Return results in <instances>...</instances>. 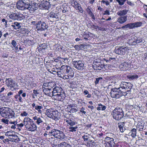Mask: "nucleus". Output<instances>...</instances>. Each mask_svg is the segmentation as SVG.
<instances>
[{
  "mask_svg": "<svg viewBox=\"0 0 147 147\" xmlns=\"http://www.w3.org/2000/svg\"><path fill=\"white\" fill-rule=\"evenodd\" d=\"M129 93L127 92V90H122L119 88H114L111 89L110 93L112 98H118L122 96H125Z\"/></svg>",
  "mask_w": 147,
  "mask_h": 147,
  "instance_id": "obj_3",
  "label": "nucleus"
},
{
  "mask_svg": "<svg viewBox=\"0 0 147 147\" xmlns=\"http://www.w3.org/2000/svg\"><path fill=\"white\" fill-rule=\"evenodd\" d=\"M128 10H123L117 12V14L119 16H123L125 15L128 12Z\"/></svg>",
  "mask_w": 147,
  "mask_h": 147,
  "instance_id": "obj_27",
  "label": "nucleus"
},
{
  "mask_svg": "<svg viewBox=\"0 0 147 147\" xmlns=\"http://www.w3.org/2000/svg\"><path fill=\"white\" fill-rule=\"evenodd\" d=\"M9 109L7 107L4 108V109H1L0 110V114L3 117L6 118L7 117Z\"/></svg>",
  "mask_w": 147,
  "mask_h": 147,
  "instance_id": "obj_16",
  "label": "nucleus"
},
{
  "mask_svg": "<svg viewBox=\"0 0 147 147\" xmlns=\"http://www.w3.org/2000/svg\"><path fill=\"white\" fill-rule=\"evenodd\" d=\"M61 72V71H60L59 72V73H58V76L60 77H61V78H63V74H60V73Z\"/></svg>",
  "mask_w": 147,
  "mask_h": 147,
  "instance_id": "obj_61",
  "label": "nucleus"
},
{
  "mask_svg": "<svg viewBox=\"0 0 147 147\" xmlns=\"http://www.w3.org/2000/svg\"><path fill=\"white\" fill-rule=\"evenodd\" d=\"M43 108V107L42 105L38 106L36 105L35 107V109L37 111L38 113H41L42 111L41 110V109Z\"/></svg>",
  "mask_w": 147,
  "mask_h": 147,
  "instance_id": "obj_32",
  "label": "nucleus"
},
{
  "mask_svg": "<svg viewBox=\"0 0 147 147\" xmlns=\"http://www.w3.org/2000/svg\"><path fill=\"white\" fill-rule=\"evenodd\" d=\"M78 128V127L77 126H76L75 127L71 126L69 127V131L70 132L76 131Z\"/></svg>",
  "mask_w": 147,
  "mask_h": 147,
  "instance_id": "obj_33",
  "label": "nucleus"
},
{
  "mask_svg": "<svg viewBox=\"0 0 147 147\" xmlns=\"http://www.w3.org/2000/svg\"><path fill=\"white\" fill-rule=\"evenodd\" d=\"M76 64H84L83 63H82V62L80 61H76Z\"/></svg>",
  "mask_w": 147,
  "mask_h": 147,
  "instance_id": "obj_59",
  "label": "nucleus"
},
{
  "mask_svg": "<svg viewBox=\"0 0 147 147\" xmlns=\"http://www.w3.org/2000/svg\"><path fill=\"white\" fill-rule=\"evenodd\" d=\"M23 90H19V91L18 92V94L21 96V94H22L23 93Z\"/></svg>",
  "mask_w": 147,
  "mask_h": 147,
  "instance_id": "obj_62",
  "label": "nucleus"
},
{
  "mask_svg": "<svg viewBox=\"0 0 147 147\" xmlns=\"http://www.w3.org/2000/svg\"><path fill=\"white\" fill-rule=\"evenodd\" d=\"M91 27L92 28L94 29H96L98 27V26L95 25H92L91 26Z\"/></svg>",
  "mask_w": 147,
  "mask_h": 147,
  "instance_id": "obj_63",
  "label": "nucleus"
},
{
  "mask_svg": "<svg viewBox=\"0 0 147 147\" xmlns=\"http://www.w3.org/2000/svg\"><path fill=\"white\" fill-rule=\"evenodd\" d=\"M74 67L78 70H82L83 68L84 65H74Z\"/></svg>",
  "mask_w": 147,
  "mask_h": 147,
  "instance_id": "obj_39",
  "label": "nucleus"
},
{
  "mask_svg": "<svg viewBox=\"0 0 147 147\" xmlns=\"http://www.w3.org/2000/svg\"><path fill=\"white\" fill-rule=\"evenodd\" d=\"M113 59V60H115V58H109V59H105L104 60L106 61L107 63H109L110 62L111 60Z\"/></svg>",
  "mask_w": 147,
  "mask_h": 147,
  "instance_id": "obj_49",
  "label": "nucleus"
},
{
  "mask_svg": "<svg viewBox=\"0 0 147 147\" xmlns=\"http://www.w3.org/2000/svg\"><path fill=\"white\" fill-rule=\"evenodd\" d=\"M67 108L69 112L71 113H75L78 111L77 106L74 104L68 105Z\"/></svg>",
  "mask_w": 147,
  "mask_h": 147,
  "instance_id": "obj_15",
  "label": "nucleus"
},
{
  "mask_svg": "<svg viewBox=\"0 0 147 147\" xmlns=\"http://www.w3.org/2000/svg\"><path fill=\"white\" fill-rule=\"evenodd\" d=\"M17 13H13L9 16L10 18L14 20H16Z\"/></svg>",
  "mask_w": 147,
  "mask_h": 147,
  "instance_id": "obj_35",
  "label": "nucleus"
},
{
  "mask_svg": "<svg viewBox=\"0 0 147 147\" xmlns=\"http://www.w3.org/2000/svg\"><path fill=\"white\" fill-rule=\"evenodd\" d=\"M36 28L38 30H43L47 28V26L43 22L39 21L36 24Z\"/></svg>",
  "mask_w": 147,
  "mask_h": 147,
  "instance_id": "obj_13",
  "label": "nucleus"
},
{
  "mask_svg": "<svg viewBox=\"0 0 147 147\" xmlns=\"http://www.w3.org/2000/svg\"><path fill=\"white\" fill-rule=\"evenodd\" d=\"M133 24L134 28L140 27L142 24V22H135L133 23Z\"/></svg>",
  "mask_w": 147,
  "mask_h": 147,
  "instance_id": "obj_36",
  "label": "nucleus"
},
{
  "mask_svg": "<svg viewBox=\"0 0 147 147\" xmlns=\"http://www.w3.org/2000/svg\"><path fill=\"white\" fill-rule=\"evenodd\" d=\"M127 16H121L118 18L117 21L119 23L122 24L125 22L127 20Z\"/></svg>",
  "mask_w": 147,
  "mask_h": 147,
  "instance_id": "obj_21",
  "label": "nucleus"
},
{
  "mask_svg": "<svg viewBox=\"0 0 147 147\" xmlns=\"http://www.w3.org/2000/svg\"><path fill=\"white\" fill-rule=\"evenodd\" d=\"M16 20H21L24 18L25 17L21 13H17Z\"/></svg>",
  "mask_w": 147,
  "mask_h": 147,
  "instance_id": "obj_26",
  "label": "nucleus"
},
{
  "mask_svg": "<svg viewBox=\"0 0 147 147\" xmlns=\"http://www.w3.org/2000/svg\"><path fill=\"white\" fill-rule=\"evenodd\" d=\"M137 129L140 131H142L143 130L144 128V125L140 122L138 123L136 126Z\"/></svg>",
  "mask_w": 147,
  "mask_h": 147,
  "instance_id": "obj_25",
  "label": "nucleus"
},
{
  "mask_svg": "<svg viewBox=\"0 0 147 147\" xmlns=\"http://www.w3.org/2000/svg\"><path fill=\"white\" fill-rule=\"evenodd\" d=\"M129 135L133 138H136L138 136V133L137 132V129L135 128L132 129L129 133Z\"/></svg>",
  "mask_w": 147,
  "mask_h": 147,
  "instance_id": "obj_19",
  "label": "nucleus"
},
{
  "mask_svg": "<svg viewBox=\"0 0 147 147\" xmlns=\"http://www.w3.org/2000/svg\"><path fill=\"white\" fill-rule=\"evenodd\" d=\"M113 117L114 119L119 120L123 116V113L122 109L119 107L115 108L113 111Z\"/></svg>",
  "mask_w": 147,
  "mask_h": 147,
  "instance_id": "obj_6",
  "label": "nucleus"
},
{
  "mask_svg": "<svg viewBox=\"0 0 147 147\" xmlns=\"http://www.w3.org/2000/svg\"><path fill=\"white\" fill-rule=\"evenodd\" d=\"M42 118V117H39L36 116L33 117V119L35 121L38 125H40L43 122Z\"/></svg>",
  "mask_w": 147,
  "mask_h": 147,
  "instance_id": "obj_17",
  "label": "nucleus"
},
{
  "mask_svg": "<svg viewBox=\"0 0 147 147\" xmlns=\"http://www.w3.org/2000/svg\"><path fill=\"white\" fill-rule=\"evenodd\" d=\"M82 138L84 139L85 141H87L88 140V137L87 136L84 135L82 136Z\"/></svg>",
  "mask_w": 147,
  "mask_h": 147,
  "instance_id": "obj_57",
  "label": "nucleus"
},
{
  "mask_svg": "<svg viewBox=\"0 0 147 147\" xmlns=\"http://www.w3.org/2000/svg\"><path fill=\"white\" fill-rule=\"evenodd\" d=\"M98 105L99 107H97V109L98 111L100 110L104 111L106 108V107L105 106L102 105L101 104H98Z\"/></svg>",
  "mask_w": 147,
  "mask_h": 147,
  "instance_id": "obj_29",
  "label": "nucleus"
},
{
  "mask_svg": "<svg viewBox=\"0 0 147 147\" xmlns=\"http://www.w3.org/2000/svg\"><path fill=\"white\" fill-rule=\"evenodd\" d=\"M37 8L36 5L34 4L30 5L28 3V6H27V9L28 10L30 13L33 12L34 11L36 10Z\"/></svg>",
  "mask_w": 147,
  "mask_h": 147,
  "instance_id": "obj_18",
  "label": "nucleus"
},
{
  "mask_svg": "<svg viewBox=\"0 0 147 147\" xmlns=\"http://www.w3.org/2000/svg\"><path fill=\"white\" fill-rule=\"evenodd\" d=\"M102 79V78L100 77L98 78H96V80L95 82V85H96L98 83L99 81Z\"/></svg>",
  "mask_w": 147,
  "mask_h": 147,
  "instance_id": "obj_45",
  "label": "nucleus"
},
{
  "mask_svg": "<svg viewBox=\"0 0 147 147\" xmlns=\"http://www.w3.org/2000/svg\"><path fill=\"white\" fill-rule=\"evenodd\" d=\"M23 123H24L25 127L27 130L34 131L36 130L37 128L36 124L29 117H25L24 119Z\"/></svg>",
  "mask_w": 147,
  "mask_h": 147,
  "instance_id": "obj_2",
  "label": "nucleus"
},
{
  "mask_svg": "<svg viewBox=\"0 0 147 147\" xmlns=\"http://www.w3.org/2000/svg\"><path fill=\"white\" fill-rule=\"evenodd\" d=\"M68 146H69V145L65 142H62L58 145V147H67Z\"/></svg>",
  "mask_w": 147,
  "mask_h": 147,
  "instance_id": "obj_31",
  "label": "nucleus"
},
{
  "mask_svg": "<svg viewBox=\"0 0 147 147\" xmlns=\"http://www.w3.org/2000/svg\"><path fill=\"white\" fill-rule=\"evenodd\" d=\"M78 104H79V105H82V103L83 102L82 100L81 99H79L78 100Z\"/></svg>",
  "mask_w": 147,
  "mask_h": 147,
  "instance_id": "obj_58",
  "label": "nucleus"
},
{
  "mask_svg": "<svg viewBox=\"0 0 147 147\" xmlns=\"http://www.w3.org/2000/svg\"><path fill=\"white\" fill-rule=\"evenodd\" d=\"M124 123L123 122L119 123L118 124V127H119L120 131L121 132H123L124 131L123 129V127L124 126Z\"/></svg>",
  "mask_w": 147,
  "mask_h": 147,
  "instance_id": "obj_37",
  "label": "nucleus"
},
{
  "mask_svg": "<svg viewBox=\"0 0 147 147\" xmlns=\"http://www.w3.org/2000/svg\"><path fill=\"white\" fill-rule=\"evenodd\" d=\"M49 17L50 18H55L56 19L58 18L57 15L53 12H51L48 15Z\"/></svg>",
  "mask_w": 147,
  "mask_h": 147,
  "instance_id": "obj_34",
  "label": "nucleus"
},
{
  "mask_svg": "<svg viewBox=\"0 0 147 147\" xmlns=\"http://www.w3.org/2000/svg\"><path fill=\"white\" fill-rule=\"evenodd\" d=\"M11 26L15 29H19L21 27V24L17 22H14V23H12Z\"/></svg>",
  "mask_w": 147,
  "mask_h": 147,
  "instance_id": "obj_22",
  "label": "nucleus"
},
{
  "mask_svg": "<svg viewBox=\"0 0 147 147\" xmlns=\"http://www.w3.org/2000/svg\"><path fill=\"white\" fill-rule=\"evenodd\" d=\"M58 59H59V60H60V61H63V60L64 61L67 60V61L68 60L66 58H65L64 59H62V58H61L60 57H58Z\"/></svg>",
  "mask_w": 147,
  "mask_h": 147,
  "instance_id": "obj_60",
  "label": "nucleus"
},
{
  "mask_svg": "<svg viewBox=\"0 0 147 147\" xmlns=\"http://www.w3.org/2000/svg\"><path fill=\"white\" fill-rule=\"evenodd\" d=\"M110 15V12L108 10H106L104 11V13H103V15Z\"/></svg>",
  "mask_w": 147,
  "mask_h": 147,
  "instance_id": "obj_56",
  "label": "nucleus"
},
{
  "mask_svg": "<svg viewBox=\"0 0 147 147\" xmlns=\"http://www.w3.org/2000/svg\"><path fill=\"white\" fill-rule=\"evenodd\" d=\"M74 76V74L73 73V74H72L71 75H70L69 76L68 75H63V78L64 79H69L70 78H71L72 77H73Z\"/></svg>",
  "mask_w": 147,
  "mask_h": 147,
  "instance_id": "obj_40",
  "label": "nucleus"
},
{
  "mask_svg": "<svg viewBox=\"0 0 147 147\" xmlns=\"http://www.w3.org/2000/svg\"><path fill=\"white\" fill-rule=\"evenodd\" d=\"M46 114L48 117L55 120H58L59 118L58 112L57 111H53L51 109H47Z\"/></svg>",
  "mask_w": 147,
  "mask_h": 147,
  "instance_id": "obj_7",
  "label": "nucleus"
},
{
  "mask_svg": "<svg viewBox=\"0 0 147 147\" xmlns=\"http://www.w3.org/2000/svg\"><path fill=\"white\" fill-rule=\"evenodd\" d=\"M27 6L28 3H25L22 0L18 1L16 5L18 9L22 11L27 10Z\"/></svg>",
  "mask_w": 147,
  "mask_h": 147,
  "instance_id": "obj_11",
  "label": "nucleus"
},
{
  "mask_svg": "<svg viewBox=\"0 0 147 147\" xmlns=\"http://www.w3.org/2000/svg\"><path fill=\"white\" fill-rule=\"evenodd\" d=\"M105 147H114L115 142L113 138L106 137L105 139Z\"/></svg>",
  "mask_w": 147,
  "mask_h": 147,
  "instance_id": "obj_12",
  "label": "nucleus"
},
{
  "mask_svg": "<svg viewBox=\"0 0 147 147\" xmlns=\"http://www.w3.org/2000/svg\"><path fill=\"white\" fill-rule=\"evenodd\" d=\"M128 28L129 29H132L134 28L133 23L128 24L121 27L122 29L127 28Z\"/></svg>",
  "mask_w": 147,
  "mask_h": 147,
  "instance_id": "obj_24",
  "label": "nucleus"
},
{
  "mask_svg": "<svg viewBox=\"0 0 147 147\" xmlns=\"http://www.w3.org/2000/svg\"><path fill=\"white\" fill-rule=\"evenodd\" d=\"M40 5L45 9H48L50 6V3L46 0H43L40 3Z\"/></svg>",
  "mask_w": 147,
  "mask_h": 147,
  "instance_id": "obj_20",
  "label": "nucleus"
},
{
  "mask_svg": "<svg viewBox=\"0 0 147 147\" xmlns=\"http://www.w3.org/2000/svg\"><path fill=\"white\" fill-rule=\"evenodd\" d=\"M69 115H66L65 116L64 120L66 122V120H71V119L68 116Z\"/></svg>",
  "mask_w": 147,
  "mask_h": 147,
  "instance_id": "obj_46",
  "label": "nucleus"
},
{
  "mask_svg": "<svg viewBox=\"0 0 147 147\" xmlns=\"http://www.w3.org/2000/svg\"><path fill=\"white\" fill-rule=\"evenodd\" d=\"M49 135L53 136L59 140H62L65 138L64 133L62 131L57 129H54L49 132Z\"/></svg>",
  "mask_w": 147,
  "mask_h": 147,
  "instance_id": "obj_5",
  "label": "nucleus"
},
{
  "mask_svg": "<svg viewBox=\"0 0 147 147\" xmlns=\"http://www.w3.org/2000/svg\"><path fill=\"white\" fill-rule=\"evenodd\" d=\"M95 65H93V67L94 68V69H95L96 70H101V66L100 67L99 66H96V67L94 68L95 67Z\"/></svg>",
  "mask_w": 147,
  "mask_h": 147,
  "instance_id": "obj_51",
  "label": "nucleus"
},
{
  "mask_svg": "<svg viewBox=\"0 0 147 147\" xmlns=\"http://www.w3.org/2000/svg\"><path fill=\"white\" fill-rule=\"evenodd\" d=\"M20 115L21 117H27L29 116V114L28 112L24 111L21 113Z\"/></svg>",
  "mask_w": 147,
  "mask_h": 147,
  "instance_id": "obj_38",
  "label": "nucleus"
},
{
  "mask_svg": "<svg viewBox=\"0 0 147 147\" xmlns=\"http://www.w3.org/2000/svg\"><path fill=\"white\" fill-rule=\"evenodd\" d=\"M13 94V93L11 92H9L7 94V97L8 98L11 97Z\"/></svg>",
  "mask_w": 147,
  "mask_h": 147,
  "instance_id": "obj_44",
  "label": "nucleus"
},
{
  "mask_svg": "<svg viewBox=\"0 0 147 147\" xmlns=\"http://www.w3.org/2000/svg\"><path fill=\"white\" fill-rule=\"evenodd\" d=\"M20 95H19L18 94H16L14 96V98H15L16 99V100H17L19 96Z\"/></svg>",
  "mask_w": 147,
  "mask_h": 147,
  "instance_id": "obj_64",
  "label": "nucleus"
},
{
  "mask_svg": "<svg viewBox=\"0 0 147 147\" xmlns=\"http://www.w3.org/2000/svg\"><path fill=\"white\" fill-rule=\"evenodd\" d=\"M11 131H8L5 133V135L8 136H13V135L10 134Z\"/></svg>",
  "mask_w": 147,
  "mask_h": 147,
  "instance_id": "obj_52",
  "label": "nucleus"
},
{
  "mask_svg": "<svg viewBox=\"0 0 147 147\" xmlns=\"http://www.w3.org/2000/svg\"><path fill=\"white\" fill-rule=\"evenodd\" d=\"M130 50V48L128 47H122L116 49L115 52L119 55H124L129 53V51Z\"/></svg>",
  "mask_w": 147,
  "mask_h": 147,
  "instance_id": "obj_9",
  "label": "nucleus"
},
{
  "mask_svg": "<svg viewBox=\"0 0 147 147\" xmlns=\"http://www.w3.org/2000/svg\"><path fill=\"white\" fill-rule=\"evenodd\" d=\"M116 1L119 3V5H122L124 4L126 0H116Z\"/></svg>",
  "mask_w": 147,
  "mask_h": 147,
  "instance_id": "obj_43",
  "label": "nucleus"
},
{
  "mask_svg": "<svg viewBox=\"0 0 147 147\" xmlns=\"http://www.w3.org/2000/svg\"><path fill=\"white\" fill-rule=\"evenodd\" d=\"M15 114L14 111L9 109L8 113L7 115V117L6 118H12L15 117Z\"/></svg>",
  "mask_w": 147,
  "mask_h": 147,
  "instance_id": "obj_23",
  "label": "nucleus"
},
{
  "mask_svg": "<svg viewBox=\"0 0 147 147\" xmlns=\"http://www.w3.org/2000/svg\"><path fill=\"white\" fill-rule=\"evenodd\" d=\"M54 83L52 82H49L48 83H45L43 86V91L45 95L51 97L53 98V90L51 88H53Z\"/></svg>",
  "mask_w": 147,
  "mask_h": 147,
  "instance_id": "obj_4",
  "label": "nucleus"
},
{
  "mask_svg": "<svg viewBox=\"0 0 147 147\" xmlns=\"http://www.w3.org/2000/svg\"><path fill=\"white\" fill-rule=\"evenodd\" d=\"M52 94L53 98L59 100H61L65 97L64 93L60 87L56 86L53 88Z\"/></svg>",
  "mask_w": 147,
  "mask_h": 147,
  "instance_id": "obj_1",
  "label": "nucleus"
},
{
  "mask_svg": "<svg viewBox=\"0 0 147 147\" xmlns=\"http://www.w3.org/2000/svg\"><path fill=\"white\" fill-rule=\"evenodd\" d=\"M86 11L89 15H92L93 14L89 7H88L86 9Z\"/></svg>",
  "mask_w": 147,
  "mask_h": 147,
  "instance_id": "obj_47",
  "label": "nucleus"
},
{
  "mask_svg": "<svg viewBox=\"0 0 147 147\" xmlns=\"http://www.w3.org/2000/svg\"><path fill=\"white\" fill-rule=\"evenodd\" d=\"M85 109V108L84 107H82L80 109V111L84 115H86V112L84 111Z\"/></svg>",
  "mask_w": 147,
  "mask_h": 147,
  "instance_id": "obj_48",
  "label": "nucleus"
},
{
  "mask_svg": "<svg viewBox=\"0 0 147 147\" xmlns=\"http://www.w3.org/2000/svg\"><path fill=\"white\" fill-rule=\"evenodd\" d=\"M66 65H63L62 66H61V67L60 68V69L62 71L63 70H66V71L67 72H68L69 71V69H70V67L69 66H65Z\"/></svg>",
  "mask_w": 147,
  "mask_h": 147,
  "instance_id": "obj_28",
  "label": "nucleus"
},
{
  "mask_svg": "<svg viewBox=\"0 0 147 147\" xmlns=\"http://www.w3.org/2000/svg\"><path fill=\"white\" fill-rule=\"evenodd\" d=\"M18 127H23L24 125V123H21L20 124H18L17 125Z\"/></svg>",
  "mask_w": 147,
  "mask_h": 147,
  "instance_id": "obj_54",
  "label": "nucleus"
},
{
  "mask_svg": "<svg viewBox=\"0 0 147 147\" xmlns=\"http://www.w3.org/2000/svg\"><path fill=\"white\" fill-rule=\"evenodd\" d=\"M120 89L122 90H127V92L130 93L132 85L131 83L122 82L120 85Z\"/></svg>",
  "mask_w": 147,
  "mask_h": 147,
  "instance_id": "obj_10",
  "label": "nucleus"
},
{
  "mask_svg": "<svg viewBox=\"0 0 147 147\" xmlns=\"http://www.w3.org/2000/svg\"><path fill=\"white\" fill-rule=\"evenodd\" d=\"M1 121L5 124H8L9 120L7 119H1Z\"/></svg>",
  "mask_w": 147,
  "mask_h": 147,
  "instance_id": "obj_53",
  "label": "nucleus"
},
{
  "mask_svg": "<svg viewBox=\"0 0 147 147\" xmlns=\"http://www.w3.org/2000/svg\"><path fill=\"white\" fill-rule=\"evenodd\" d=\"M89 35L88 34L84 32V34L83 37L84 39L86 40H88V38L89 37Z\"/></svg>",
  "mask_w": 147,
  "mask_h": 147,
  "instance_id": "obj_41",
  "label": "nucleus"
},
{
  "mask_svg": "<svg viewBox=\"0 0 147 147\" xmlns=\"http://www.w3.org/2000/svg\"><path fill=\"white\" fill-rule=\"evenodd\" d=\"M72 5L76 9L79 11L81 13H82L83 10L80 4L78 3V2L74 0L72 2Z\"/></svg>",
  "mask_w": 147,
  "mask_h": 147,
  "instance_id": "obj_14",
  "label": "nucleus"
},
{
  "mask_svg": "<svg viewBox=\"0 0 147 147\" xmlns=\"http://www.w3.org/2000/svg\"><path fill=\"white\" fill-rule=\"evenodd\" d=\"M66 122L67 124L70 125V126L74 125L77 123L75 121H74L72 120H66Z\"/></svg>",
  "mask_w": 147,
  "mask_h": 147,
  "instance_id": "obj_30",
  "label": "nucleus"
},
{
  "mask_svg": "<svg viewBox=\"0 0 147 147\" xmlns=\"http://www.w3.org/2000/svg\"><path fill=\"white\" fill-rule=\"evenodd\" d=\"M11 44L13 47H15L16 46L17 43L16 41L14 40H13L11 41Z\"/></svg>",
  "mask_w": 147,
  "mask_h": 147,
  "instance_id": "obj_50",
  "label": "nucleus"
},
{
  "mask_svg": "<svg viewBox=\"0 0 147 147\" xmlns=\"http://www.w3.org/2000/svg\"><path fill=\"white\" fill-rule=\"evenodd\" d=\"M5 84L12 91L16 90L17 86V84L11 78L6 79L5 80Z\"/></svg>",
  "mask_w": 147,
  "mask_h": 147,
  "instance_id": "obj_8",
  "label": "nucleus"
},
{
  "mask_svg": "<svg viewBox=\"0 0 147 147\" xmlns=\"http://www.w3.org/2000/svg\"><path fill=\"white\" fill-rule=\"evenodd\" d=\"M18 100L20 102H23V100L22 99L21 95H19L18 98Z\"/></svg>",
  "mask_w": 147,
  "mask_h": 147,
  "instance_id": "obj_55",
  "label": "nucleus"
},
{
  "mask_svg": "<svg viewBox=\"0 0 147 147\" xmlns=\"http://www.w3.org/2000/svg\"><path fill=\"white\" fill-rule=\"evenodd\" d=\"M129 78L132 80H133L135 79L138 78V76L136 74H134L130 76Z\"/></svg>",
  "mask_w": 147,
  "mask_h": 147,
  "instance_id": "obj_42",
  "label": "nucleus"
}]
</instances>
